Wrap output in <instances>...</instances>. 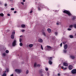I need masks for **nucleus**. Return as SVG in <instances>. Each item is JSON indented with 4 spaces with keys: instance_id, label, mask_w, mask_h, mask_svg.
Instances as JSON below:
<instances>
[{
    "instance_id": "obj_1",
    "label": "nucleus",
    "mask_w": 76,
    "mask_h": 76,
    "mask_svg": "<svg viewBox=\"0 0 76 76\" xmlns=\"http://www.w3.org/2000/svg\"><path fill=\"white\" fill-rule=\"evenodd\" d=\"M53 57H48V59L49 60L48 61L49 64H50V65H51L52 64H53V62L52 61V60H53Z\"/></svg>"
},
{
    "instance_id": "obj_2",
    "label": "nucleus",
    "mask_w": 76,
    "mask_h": 76,
    "mask_svg": "<svg viewBox=\"0 0 76 76\" xmlns=\"http://www.w3.org/2000/svg\"><path fill=\"white\" fill-rule=\"evenodd\" d=\"M63 12L67 14L68 15V16H72V15L71 14V13H70L69 11H68L67 10H64V11Z\"/></svg>"
},
{
    "instance_id": "obj_3",
    "label": "nucleus",
    "mask_w": 76,
    "mask_h": 76,
    "mask_svg": "<svg viewBox=\"0 0 76 76\" xmlns=\"http://www.w3.org/2000/svg\"><path fill=\"white\" fill-rule=\"evenodd\" d=\"M47 50H48V51L51 50L52 49V48H51V47L50 46H47Z\"/></svg>"
},
{
    "instance_id": "obj_4",
    "label": "nucleus",
    "mask_w": 76,
    "mask_h": 76,
    "mask_svg": "<svg viewBox=\"0 0 76 76\" xmlns=\"http://www.w3.org/2000/svg\"><path fill=\"white\" fill-rule=\"evenodd\" d=\"M71 73L72 74H76V69H73L71 71Z\"/></svg>"
},
{
    "instance_id": "obj_5",
    "label": "nucleus",
    "mask_w": 76,
    "mask_h": 76,
    "mask_svg": "<svg viewBox=\"0 0 76 76\" xmlns=\"http://www.w3.org/2000/svg\"><path fill=\"white\" fill-rule=\"evenodd\" d=\"M16 45V40H15L12 42V45L13 47H15Z\"/></svg>"
},
{
    "instance_id": "obj_6",
    "label": "nucleus",
    "mask_w": 76,
    "mask_h": 76,
    "mask_svg": "<svg viewBox=\"0 0 76 76\" xmlns=\"http://www.w3.org/2000/svg\"><path fill=\"white\" fill-rule=\"evenodd\" d=\"M15 71L16 72H17V73H20L21 72V70L16 69H15Z\"/></svg>"
},
{
    "instance_id": "obj_7",
    "label": "nucleus",
    "mask_w": 76,
    "mask_h": 76,
    "mask_svg": "<svg viewBox=\"0 0 76 76\" xmlns=\"http://www.w3.org/2000/svg\"><path fill=\"white\" fill-rule=\"evenodd\" d=\"M69 69L70 70H71L73 69V66L72 65H70L69 66Z\"/></svg>"
},
{
    "instance_id": "obj_8",
    "label": "nucleus",
    "mask_w": 76,
    "mask_h": 76,
    "mask_svg": "<svg viewBox=\"0 0 76 76\" xmlns=\"http://www.w3.org/2000/svg\"><path fill=\"white\" fill-rule=\"evenodd\" d=\"M70 57L72 59V60H73L75 59V56L73 55H71L70 56Z\"/></svg>"
},
{
    "instance_id": "obj_9",
    "label": "nucleus",
    "mask_w": 76,
    "mask_h": 76,
    "mask_svg": "<svg viewBox=\"0 0 76 76\" xmlns=\"http://www.w3.org/2000/svg\"><path fill=\"white\" fill-rule=\"evenodd\" d=\"M63 64L64 66H68V64H67V63H66V62H64Z\"/></svg>"
},
{
    "instance_id": "obj_10",
    "label": "nucleus",
    "mask_w": 76,
    "mask_h": 76,
    "mask_svg": "<svg viewBox=\"0 0 76 76\" xmlns=\"http://www.w3.org/2000/svg\"><path fill=\"white\" fill-rule=\"evenodd\" d=\"M11 39H13L14 38H15V35H11Z\"/></svg>"
},
{
    "instance_id": "obj_11",
    "label": "nucleus",
    "mask_w": 76,
    "mask_h": 76,
    "mask_svg": "<svg viewBox=\"0 0 76 76\" xmlns=\"http://www.w3.org/2000/svg\"><path fill=\"white\" fill-rule=\"evenodd\" d=\"M38 41L39 42H42V39H39L38 40Z\"/></svg>"
},
{
    "instance_id": "obj_12",
    "label": "nucleus",
    "mask_w": 76,
    "mask_h": 76,
    "mask_svg": "<svg viewBox=\"0 0 76 76\" xmlns=\"http://www.w3.org/2000/svg\"><path fill=\"white\" fill-rule=\"evenodd\" d=\"M47 31L49 33H51V30L50 28H48Z\"/></svg>"
},
{
    "instance_id": "obj_13",
    "label": "nucleus",
    "mask_w": 76,
    "mask_h": 76,
    "mask_svg": "<svg viewBox=\"0 0 76 76\" xmlns=\"http://www.w3.org/2000/svg\"><path fill=\"white\" fill-rule=\"evenodd\" d=\"M61 68L62 69H63L64 70H66V69H67V67H65L64 68L63 66L61 67Z\"/></svg>"
},
{
    "instance_id": "obj_14",
    "label": "nucleus",
    "mask_w": 76,
    "mask_h": 76,
    "mask_svg": "<svg viewBox=\"0 0 76 76\" xmlns=\"http://www.w3.org/2000/svg\"><path fill=\"white\" fill-rule=\"evenodd\" d=\"M64 49H67V45H64Z\"/></svg>"
},
{
    "instance_id": "obj_15",
    "label": "nucleus",
    "mask_w": 76,
    "mask_h": 76,
    "mask_svg": "<svg viewBox=\"0 0 76 76\" xmlns=\"http://www.w3.org/2000/svg\"><path fill=\"white\" fill-rule=\"evenodd\" d=\"M21 28H25V25L24 24H22L21 25Z\"/></svg>"
},
{
    "instance_id": "obj_16",
    "label": "nucleus",
    "mask_w": 76,
    "mask_h": 76,
    "mask_svg": "<svg viewBox=\"0 0 76 76\" xmlns=\"http://www.w3.org/2000/svg\"><path fill=\"white\" fill-rule=\"evenodd\" d=\"M32 46H33V45L32 44H31L29 45V47H30V48H31V47H32Z\"/></svg>"
},
{
    "instance_id": "obj_17",
    "label": "nucleus",
    "mask_w": 76,
    "mask_h": 76,
    "mask_svg": "<svg viewBox=\"0 0 76 76\" xmlns=\"http://www.w3.org/2000/svg\"><path fill=\"white\" fill-rule=\"evenodd\" d=\"M73 26L72 25H70L69 28H73Z\"/></svg>"
},
{
    "instance_id": "obj_18",
    "label": "nucleus",
    "mask_w": 76,
    "mask_h": 76,
    "mask_svg": "<svg viewBox=\"0 0 76 76\" xmlns=\"http://www.w3.org/2000/svg\"><path fill=\"white\" fill-rule=\"evenodd\" d=\"M73 26L74 28L76 29V24H74Z\"/></svg>"
},
{
    "instance_id": "obj_19",
    "label": "nucleus",
    "mask_w": 76,
    "mask_h": 76,
    "mask_svg": "<svg viewBox=\"0 0 76 76\" xmlns=\"http://www.w3.org/2000/svg\"><path fill=\"white\" fill-rule=\"evenodd\" d=\"M2 55L3 56H6V54L5 53H2Z\"/></svg>"
},
{
    "instance_id": "obj_20",
    "label": "nucleus",
    "mask_w": 76,
    "mask_h": 76,
    "mask_svg": "<svg viewBox=\"0 0 76 76\" xmlns=\"http://www.w3.org/2000/svg\"><path fill=\"white\" fill-rule=\"evenodd\" d=\"M69 37L70 38H73V36L72 35H70L69 36Z\"/></svg>"
},
{
    "instance_id": "obj_21",
    "label": "nucleus",
    "mask_w": 76,
    "mask_h": 76,
    "mask_svg": "<svg viewBox=\"0 0 76 76\" xmlns=\"http://www.w3.org/2000/svg\"><path fill=\"white\" fill-rule=\"evenodd\" d=\"M63 51L64 53H66V49H65L64 50H63Z\"/></svg>"
},
{
    "instance_id": "obj_22",
    "label": "nucleus",
    "mask_w": 76,
    "mask_h": 76,
    "mask_svg": "<svg viewBox=\"0 0 76 76\" xmlns=\"http://www.w3.org/2000/svg\"><path fill=\"white\" fill-rule=\"evenodd\" d=\"M0 16L3 17V16H4V14H3V13L0 14Z\"/></svg>"
},
{
    "instance_id": "obj_23",
    "label": "nucleus",
    "mask_w": 76,
    "mask_h": 76,
    "mask_svg": "<svg viewBox=\"0 0 76 76\" xmlns=\"http://www.w3.org/2000/svg\"><path fill=\"white\" fill-rule=\"evenodd\" d=\"M15 32L13 31L12 32V35H15Z\"/></svg>"
},
{
    "instance_id": "obj_24",
    "label": "nucleus",
    "mask_w": 76,
    "mask_h": 76,
    "mask_svg": "<svg viewBox=\"0 0 76 76\" xmlns=\"http://www.w3.org/2000/svg\"><path fill=\"white\" fill-rule=\"evenodd\" d=\"M5 52L6 53H9V51L8 50H6Z\"/></svg>"
},
{
    "instance_id": "obj_25",
    "label": "nucleus",
    "mask_w": 76,
    "mask_h": 76,
    "mask_svg": "<svg viewBox=\"0 0 76 76\" xmlns=\"http://www.w3.org/2000/svg\"><path fill=\"white\" fill-rule=\"evenodd\" d=\"M41 8H44V7H45V6H43V5H41Z\"/></svg>"
},
{
    "instance_id": "obj_26",
    "label": "nucleus",
    "mask_w": 76,
    "mask_h": 76,
    "mask_svg": "<svg viewBox=\"0 0 76 76\" xmlns=\"http://www.w3.org/2000/svg\"><path fill=\"white\" fill-rule=\"evenodd\" d=\"M6 76V73H3V75H2V76Z\"/></svg>"
},
{
    "instance_id": "obj_27",
    "label": "nucleus",
    "mask_w": 76,
    "mask_h": 76,
    "mask_svg": "<svg viewBox=\"0 0 76 76\" xmlns=\"http://www.w3.org/2000/svg\"><path fill=\"white\" fill-rule=\"evenodd\" d=\"M20 46H22L23 45V44H22V43L21 42L20 43Z\"/></svg>"
},
{
    "instance_id": "obj_28",
    "label": "nucleus",
    "mask_w": 76,
    "mask_h": 76,
    "mask_svg": "<svg viewBox=\"0 0 76 76\" xmlns=\"http://www.w3.org/2000/svg\"><path fill=\"white\" fill-rule=\"evenodd\" d=\"M37 67H40V66H41V65H40V64H37Z\"/></svg>"
},
{
    "instance_id": "obj_29",
    "label": "nucleus",
    "mask_w": 76,
    "mask_h": 76,
    "mask_svg": "<svg viewBox=\"0 0 76 76\" xmlns=\"http://www.w3.org/2000/svg\"><path fill=\"white\" fill-rule=\"evenodd\" d=\"M42 34H43L44 35V36H45V32H43L42 33Z\"/></svg>"
},
{
    "instance_id": "obj_30",
    "label": "nucleus",
    "mask_w": 76,
    "mask_h": 76,
    "mask_svg": "<svg viewBox=\"0 0 76 76\" xmlns=\"http://www.w3.org/2000/svg\"><path fill=\"white\" fill-rule=\"evenodd\" d=\"M29 73V71L27 70L26 71V74H28Z\"/></svg>"
},
{
    "instance_id": "obj_31",
    "label": "nucleus",
    "mask_w": 76,
    "mask_h": 76,
    "mask_svg": "<svg viewBox=\"0 0 76 76\" xmlns=\"http://www.w3.org/2000/svg\"><path fill=\"white\" fill-rule=\"evenodd\" d=\"M75 17H73L72 18V20H75Z\"/></svg>"
},
{
    "instance_id": "obj_32",
    "label": "nucleus",
    "mask_w": 76,
    "mask_h": 76,
    "mask_svg": "<svg viewBox=\"0 0 76 76\" xmlns=\"http://www.w3.org/2000/svg\"><path fill=\"white\" fill-rule=\"evenodd\" d=\"M34 67H35V66H37V63H34Z\"/></svg>"
},
{
    "instance_id": "obj_33",
    "label": "nucleus",
    "mask_w": 76,
    "mask_h": 76,
    "mask_svg": "<svg viewBox=\"0 0 76 76\" xmlns=\"http://www.w3.org/2000/svg\"><path fill=\"white\" fill-rule=\"evenodd\" d=\"M41 48L42 50H43V47H42V45H41Z\"/></svg>"
},
{
    "instance_id": "obj_34",
    "label": "nucleus",
    "mask_w": 76,
    "mask_h": 76,
    "mask_svg": "<svg viewBox=\"0 0 76 76\" xmlns=\"http://www.w3.org/2000/svg\"><path fill=\"white\" fill-rule=\"evenodd\" d=\"M45 70H46V71H48V69L47 68H46Z\"/></svg>"
},
{
    "instance_id": "obj_35",
    "label": "nucleus",
    "mask_w": 76,
    "mask_h": 76,
    "mask_svg": "<svg viewBox=\"0 0 76 76\" xmlns=\"http://www.w3.org/2000/svg\"><path fill=\"white\" fill-rule=\"evenodd\" d=\"M55 34L56 35H57L58 33L57 32H55Z\"/></svg>"
},
{
    "instance_id": "obj_36",
    "label": "nucleus",
    "mask_w": 76,
    "mask_h": 76,
    "mask_svg": "<svg viewBox=\"0 0 76 76\" xmlns=\"http://www.w3.org/2000/svg\"><path fill=\"white\" fill-rule=\"evenodd\" d=\"M38 10H41V8L39 7H38Z\"/></svg>"
},
{
    "instance_id": "obj_37",
    "label": "nucleus",
    "mask_w": 76,
    "mask_h": 76,
    "mask_svg": "<svg viewBox=\"0 0 76 76\" xmlns=\"http://www.w3.org/2000/svg\"><path fill=\"white\" fill-rule=\"evenodd\" d=\"M11 10H15V8H11Z\"/></svg>"
},
{
    "instance_id": "obj_38",
    "label": "nucleus",
    "mask_w": 76,
    "mask_h": 76,
    "mask_svg": "<svg viewBox=\"0 0 76 76\" xmlns=\"http://www.w3.org/2000/svg\"><path fill=\"white\" fill-rule=\"evenodd\" d=\"M68 31H71V30H72V29H71V28H68Z\"/></svg>"
},
{
    "instance_id": "obj_39",
    "label": "nucleus",
    "mask_w": 76,
    "mask_h": 76,
    "mask_svg": "<svg viewBox=\"0 0 76 76\" xmlns=\"http://www.w3.org/2000/svg\"><path fill=\"white\" fill-rule=\"evenodd\" d=\"M21 41H22V39H20V42H21Z\"/></svg>"
},
{
    "instance_id": "obj_40",
    "label": "nucleus",
    "mask_w": 76,
    "mask_h": 76,
    "mask_svg": "<svg viewBox=\"0 0 76 76\" xmlns=\"http://www.w3.org/2000/svg\"><path fill=\"white\" fill-rule=\"evenodd\" d=\"M7 16H10V14H8Z\"/></svg>"
},
{
    "instance_id": "obj_41",
    "label": "nucleus",
    "mask_w": 76,
    "mask_h": 76,
    "mask_svg": "<svg viewBox=\"0 0 76 76\" xmlns=\"http://www.w3.org/2000/svg\"><path fill=\"white\" fill-rule=\"evenodd\" d=\"M33 12H32V10H31L30 12V13H32Z\"/></svg>"
},
{
    "instance_id": "obj_42",
    "label": "nucleus",
    "mask_w": 76,
    "mask_h": 76,
    "mask_svg": "<svg viewBox=\"0 0 76 76\" xmlns=\"http://www.w3.org/2000/svg\"><path fill=\"white\" fill-rule=\"evenodd\" d=\"M7 4H4V6L5 7L7 6Z\"/></svg>"
},
{
    "instance_id": "obj_43",
    "label": "nucleus",
    "mask_w": 76,
    "mask_h": 76,
    "mask_svg": "<svg viewBox=\"0 0 76 76\" xmlns=\"http://www.w3.org/2000/svg\"><path fill=\"white\" fill-rule=\"evenodd\" d=\"M66 42H63V44H65V43H66Z\"/></svg>"
},
{
    "instance_id": "obj_44",
    "label": "nucleus",
    "mask_w": 76,
    "mask_h": 76,
    "mask_svg": "<svg viewBox=\"0 0 76 76\" xmlns=\"http://www.w3.org/2000/svg\"><path fill=\"white\" fill-rule=\"evenodd\" d=\"M21 4H23V5H24V3H23V2H21Z\"/></svg>"
},
{
    "instance_id": "obj_45",
    "label": "nucleus",
    "mask_w": 76,
    "mask_h": 76,
    "mask_svg": "<svg viewBox=\"0 0 76 76\" xmlns=\"http://www.w3.org/2000/svg\"><path fill=\"white\" fill-rule=\"evenodd\" d=\"M58 76H60V73L58 74Z\"/></svg>"
},
{
    "instance_id": "obj_46",
    "label": "nucleus",
    "mask_w": 76,
    "mask_h": 76,
    "mask_svg": "<svg viewBox=\"0 0 76 76\" xmlns=\"http://www.w3.org/2000/svg\"><path fill=\"white\" fill-rule=\"evenodd\" d=\"M52 40H54V38L53 37V38H52Z\"/></svg>"
},
{
    "instance_id": "obj_47",
    "label": "nucleus",
    "mask_w": 76,
    "mask_h": 76,
    "mask_svg": "<svg viewBox=\"0 0 76 76\" xmlns=\"http://www.w3.org/2000/svg\"><path fill=\"white\" fill-rule=\"evenodd\" d=\"M56 25H59V23H57Z\"/></svg>"
},
{
    "instance_id": "obj_48",
    "label": "nucleus",
    "mask_w": 76,
    "mask_h": 76,
    "mask_svg": "<svg viewBox=\"0 0 76 76\" xmlns=\"http://www.w3.org/2000/svg\"><path fill=\"white\" fill-rule=\"evenodd\" d=\"M22 32H25V30H22Z\"/></svg>"
},
{
    "instance_id": "obj_49",
    "label": "nucleus",
    "mask_w": 76,
    "mask_h": 76,
    "mask_svg": "<svg viewBox=\"0 0 76 76\" xmlns=\"http://www.w3.org/2000/svg\"><path fill=\"white\" fill-rule=\"evenodd\" d=\"M60 45L61 47V46H62V43H61V44H60Z\"/></svg>"
},
{
    "instance_id": "obj_50",
    "label": "nucleus",
    "mask_w": 76,
    "mask_h": 76,
    "mask_svg": "<svg viewBox=\"0 0 76 76\" xmlns=\"http://www.w3.org/2000/svg\"><path fill=\"white\" fill-rule=\"evenodd\" d=\"M39 72L40 73H42V71H41V70H40L39 71Z\"/></svg>"
},
{
    "instance_id": "obj_51",
    "label": "nucleus",
    "mask_w": 76,
    "mask_h": 76,
    "mask_svg": "<svg viewBox=\"0 0 76 76\" xmlns=\"http://www.w3.org/2000/svg\"><path fill=\"white\" fill-rule=\"evenodd\" d=\"M17 12H16V11H15L14 12V13H16Z\"/></svg>"
},
{
    "instance_id": "obj_52",
    "label": "nucleus",
    "mask_w": 76,
    "mask_h": 76,
    "mask_svg": "<svg viewBox=\"0 0 76 76\" xmlns=\"http://www.w3.org/2000/svg\"><path fill=\"white\" fill-rule=\"evenodd\" d=\"M23 2H25V0H23Z\"/></svg>"
},
{
    "instance_id": "obj_53",
    "label": "nucleus",
    "mask_w": 76,
    "mask_h": 76,
    "mask_svg": "<svg viewBox=\"0 0 76 76\" xmlns=\"http://www.w3.org/2000/svg\"><path fill=\"white\" fill-rule=\"evenodd\" d=\"M10 76H13V74H12L10 75Z\"/></svg>"
},
{
    "instance_id": "obj_54",
    "label": "nucleus",
    "mask_w": 76,
    "mask_h": 76,
    "mask_svg": "<svg viewBox=\"0 0 76 76\" xmlns=\"http://www.w3.org/2000/svg\"><path fill=\"white\" fill-rule=\"evenodd\" d=\"M6 71H5L4 72V73H5V74H6Z\"/></svg>"
},
{
    "instance_id": "obj_55",
    "label": "nucleus",
    "mask_w": 76,
    "mask_h": 76,
    "mask_svg": "<svg viewBox=\"0 0 76 76\" xmlns=\"http://www.w3.org/2000/svg\"><path fill=\"white\" fill-rule=\"evenodd\" d=\"M7 32H9V31H10V30H7Z\"/></svg>"
},
{
    "instance_id": "obj_56",
    "label": "nucleus",
    "mask_w": 76,
    "mask_h": 76,
    "mask_svg": "<svg viewBox=\"0 0 76 76\" xmlns=\"http://www.w3.org/2000/svg\"><path fill=\"white\" fill-rule=\"evenodd\" d=\"M7 72H9V70H7Z\"/></svg>"
},
{
    "instance_id": "obj_57",
    "label": "nucleus",
    "mask_w": 76,
    "mask_h": 76,
    "mask_svg": "<svg viewBox=\"0 0 76 76\" xmlns=\"http://www.w3.org/2000/svg\"><path fill=\"white\" fill-rule=\"evenodd\" d=\"M47 75H48V76H49V75H50L49 74V73H48Z\"/></svg>"
},
{
    "instance_id": "obj_58",
    "label": "nucleus",
    "mask_w": 76,
    "mask_h": 76,
    "mask_svg": "<svg viewBox=\"0 0 76 76\" xmlns=\"http://www.w3.org/2000/svg\"><path fill=\"white\" fill-rule=\"evenodd\" d=\"M10 0V1H12V0Z\"/></svg>"
},
{
    "instance_id": "obj_59",
    "label": "nucleus",
    "mask_w": 76,
    "mask_h": 76,
    "mask_svg": "<svg viewBox=\"0 0 76 76\" xmlns=\"http://www.w3.org/2000/svg\"><path fill=\"white\" fill-rule=\"evenodd\" d=\"M18 56H19V55H18Z\"/></svg>"
}]
</instances>
